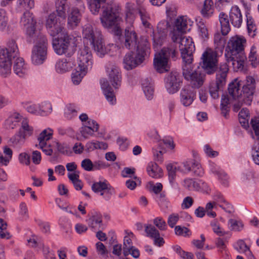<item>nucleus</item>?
I'll return each instance as SVG.
<instances>
[{
  "label": "nucleus",
  "instance_id": "obj_1",
  "mask_svg": "<svg viewBox=\"0 0 259 259\" xmlns=\"http://www.w3.org/2000/svg\"><path fill=\"white\" fill-rule=\"evenodd\" d=\"M19 55L17 45L14 40L9 41L6 48H0V74L8 77L11 73L12 59Z\"/></svg>",
  "mask_w": 259,
  "mask_h": 259
},
{
  "label": "nucleus",
  "instance_id": "obj_2",
  "mask_svg": "<svg viewBox=\"0 0 259 259\" xmlns=\"http://www.w3.org/2000/svg\"><path fill=\"white\" fill-rule=\"evenodd\" d=\"M113 0H98L99 7L101 3L106 4L107 6H103L104 8L103 13L100 17L101 23L104 27L111 28L115 34L119 35L121 33V30L119 26L120 18L112 12L111 7Z\"/></svg>",
  "mask_w": 259,
  "mask_h": 259
},
{
  "label": "nucleus",
  "instance_id": "obj_3",
  "mask_svg": "<svg viewBox=\"0 0 259 259\" xmlns=\"http://www.w3.org/2000/svg\"><path fill=\"white\" fill-rule=\"evenodd\" d=\"M150 53V44L147 39H142L137 47L136 56L132 52L127 53L123 59L124 68L131 70L144 62Z\"/></svg>",
  "mask_w": 259,
  "mask_h": 259
},
{
  "label": "nucleus",
  "instance_id": "obj_4",
  "mask_svg": "<svg viewBox=\"0 0 259 259\" xmlns=\"http://www.w3.org/2000/svg\"><path fill=\"white\" fill-rule=\"evenodd\" d=\"M177 54L176 47L173 45L163 48L155 55L153 60L154 69L160 73L168 71L170 69V58L175 59Z\"/></svg>",
  "mask_w": 259,
  "mask_h": 259
},
{
  "label": "nucleus",
  "instance_id": "obj_5",
  "mask_svg": "<svg viewBox=\"0 0 259 259\" xmlns=\"http://www.w3.org/2000/svg\"><path fill=\"white\" fill-rule=\"evenodd\" d=\"M73 39L67 32L53 38L52 45L55 52L58 55H65L67 58L71 57L76 50Z\"/></svg>",
  "mask_w": 259,
  "mask_h": 259
},
{
  "label": "nucleus",
  "instance_id": "obj_6",
  "mask_svg": "<svg viewBox=\"0 0 259 259\" xmlns=\"http://www.w3.org/2000/svg\"><path fill=\"white\" fill-rule=\"evenodd\" d=\"M33 41L35 44L32 50L31 62L35 65H39L47 59L48 40L45 35L39 34L34 38Z\"/></svg>",
  "mask_w": 259,
  "mask_h": 259
},
{
  "label": "nucleus",
  "instance_id": "obj_7",
  "mask_svg": "<svg viewBox=\"0 0 259 259\" xmlns=\"http://www.w3.org/2000/svg\"><path fill=\"white\" fill-rule=\"evenodd\" d=\"M229 67L227 63H221L218 68L216 73V80L210 83L209 92L211 97L218 99L219 97V91L225 85Z\"/></svg>",
  "mask_w": 259,
  "mask_h": 259
},
{
  "label": "nucleus",
  "instance_id": "obj_8",
  "mask_svg": "<svg viewBox=\"0 0 259 259\" xmlns=\"http://www.w3.org/2000/svg\"><path fill=\"white\" fill-rule=\"evenodd\" d=\"M228 91L230 95L235 101L233 105L234 111L238 112L243 104L248 105L251 104L247 103L246 96H244V94L240 92V83L237 80L229 84Z\"/></svg>",
  "mask_w": 259,
  "mask_h": 259
},
{
  "label": "nucleus",
  "instance_id": "obj_9",
  "mask_svg": "<svg viewBox=\"0 0 259 259\" xmlns=\"http://www.w3.org/2000/svg\"><path fill=\"white\" fill-rule=\"evenodd\" d=\"M201 59V66L207 74H211L217 71L218 60L215 52L211 49H207L203 53Z\"/></svg>",
  "mask_w": 259,
  "mask_h": 259
},
{
  "label": "nucleus",
  "instance_id": "obj_10",
  "mask_svg": "<svg viewBox=\"0 0 259 259\" xmlns=\"http://www.w3.org/2000/svg\"><path fill=\"white\" fill-rule=\"evenodd\" d=\"M246 41L244 37L238 36L232 37L228 42L227 49L228 50V55L237 56L245 55L244 47Z\"/></svg>",
  "mask_w": 259,
  "mask_h": 259
},
{
  "label": "nucleus",
  "instance_id": "obj_11",
  "mask_svg": "<svg viewBox=\"0 0 259 259\" xmlns=\"http://www.w3.org/2000/svg\"><path fill=\"white\" fill-rule=\"evenodd\" d=\"M46 26L48 33L53 37L60 35L66 32L55 13L49 15L46 20Z\"/></svg>",
  "mask_w": 259,
  "mask_h": 259
},
{
  "label": "nucleus",
  "instance_id": "obj_12",
  "mask_svg": "<svg viewBox=\"0 0 259 259\" xmlns=\"http://www.w3.org/2000/svg\"><path fill=\"white\" fill-rule=\"evenodd\" d=\"M106 72L109 80L115 90H118L121 85L122 76L119 67L113 62H108L105 66Z\"/></svg>",
  "mask_w": 259,
  "mask_h": 259
},
{
  "label": "nucleus",
  "instance_id": "obj_13",
  "mask_svg": "<svg viewBox=\"0 0 259 259\" xmlns=\"http://www.w3.org/2000/svg\"><path fill=\"white\" fill-rule=\"evenodd\" d=\"M192 22L186 16H180L177 18L175 22L172 32V39L173 41H178L180 35L190 30V26Z\"/></svg>",
  "mask_w": 259,
  "mask_h": 259
},
{
  "label": "nucleus",
  "instance_id": "obj_14",
  "mask_svg": "<svg viewBox=\"0 0 259 259\" xmlns=\"http://www.w3.org/2000/svg\"><path fill=\"white\" fill-rule=\"evenodd\" d=\"M20 23L26 30V34L30 39L36 37L35 24L36 21L34 19L32 13L30 11H25L21 18ZM31 41V40H29Z\"/></svg>",
  "mask_w": 259,
  "mask_h": 259
},
{
  "label": "nucleus",
  "instance_id": "obj_15",
  "mask_svg": "<svg viewBox=\"0 0 259 259\" xmlns=\"http://www.w3.org/2000/svg\"><path fill=\"white\" fill-rule=\"evenodd\" d=\"M258 80V77L256 74L247 75L246 77L245 84L243 86L242 90H240V92L244 94V96H246V102L248 104H251L252 102L256 84Z\"/></svg>",
  "mask_w": 259,
  "mask_h": 259
},
{
  "label": "nucleus",
  "instance_id": "obj_16",
  "mask_svg": "<svg viewBox=\"0 0 259 259\" xmlns=\"http://www.w3.org/2000/svg\"><path fill=\"white\" fill-rule=\"evenodd\" d=\"M175 42H179V49L181 52V57L193 56V54L195 51V48L194 42L191 37L188 36H183L180 35L178 41Z\"/></svg>",
  "mask_w": 259,
  "mask_h": 259
},
{
  "label": "nucleus",
  "instance_id": "obj_17",
  "mask_svg": "<svg viewBox=\"0 0 259 259\" xmlns=\"http://www.w3.org/2000/svg\"><path fill=\"white\" fill-rule=\"evenodd\" d=\"M169 26V23L166 20H162L158 23L157 31L153 32V35L154 47L162 44L167 35V28Z\"/></svg>",
  "mask_w": 259,
  "mask_h": 259
},
{
  "label": "nucleus",
  "instance_id": "obj_18",
  "mask_svg": "<svg viewBox=\"0 0 259 259\" xmlns=\"http://www.w3.org/2000/svg\"><path fill=\"white\" fill-rule=\"evenodd\" d=\"M92 54L87 47L80 49L78 52V68H82L87 71L92 68L93 64Z\"/></svg>",
  "mask_w": 259,
  "mask_h": 259
},
{
  "label": "nucleus",
  "instance_id": "obj_19",
  "mask_svg": "<svg viewBox=\"0 0 259 259\" xmlns=\"http://www.w3.org/2000/svg\"><path fill=\"white\" fill-rule=\"evenodd\" d=\"M181 83V76L177 72H171L165 78V86L170 94L176 93Z\"/></svg>",
  "mask_w": 259,
  "mask_h": 259
},
{
  "label": "nucleus",
  "instance_id": "obj_20",
  "mask_svg": "<svg viewBox=\"0 0 259 259\" xmlns=\"http://www.w3.org/2000/svg\"><path fill=\"white\" fill-rule=\"evenodd\" d=\"M147 39L143 37L139 40L136 32L132 28L125 29L124 33V47L127 49H137V47L141 44L142 39Z\"/></svg>",
  "mask_w": 259,
  "mask_h": 259
},
{
  "label": "nucleus",
  "instance_id": "obj_21",
  "mask_svg": "<svg viewBox=\"0 0 259 259\" xmlns=\"http://www.w3.org/2000/svg\"><path fill=\"white\" fill-rule=\"evenodd\" d=\"M101 89L107 102L111 105H115L116 98L113 88L106 78H103L100 81Z\"/></svg>",
  "mask_w": 259,
  "mask_h": 259
},
{
  "label": "nucleus",
  "instance_id": "obj_22",
  "mask_svg": "<svg viewBox=\"0 0 259 259\" xmlns=\"http://www.w3.org/2000/svg\"><path fill=\"white\" fill-rule=\"evenodd\" d=\"M196 98V92L190 87H186L180 92V102L185 106H189Z\"/></svg>",
  "mask_w": 259,
  "mask_h": 259
},
{
  "label": "nucleus",
  "instance_id": "obj_23",
  "mask_svg": "<svg viewBox=\"0 0 259 259\" xmlns=\"http://www.w3.org/2000/svg\"><path fill=\"white\" fill-rule=\"evenodd\" d=\"M75 66L74 59L63 58L58 60L55 64V70L58 73L62 74L69 71Z\"/></svg>",
  "mask_w": 259,
  "mask_h": 259
},
{
  "label": "nucleus",
  "instance_id": "obj_24",
  "mask_svg": "<svg viewBox=\"0 0 259 259\" xmlns=\"http://www.w3.org/2000/svg\"><path fill=\"white\" fill-rule=\"evenodd\" d=\"M229 20L235 27L239 28L242 23V15L237 6H232L229 12Z\"/></svg>",
  "mask_w": 259,
  "mask_h": 259
},
{
  "label": "nucleus",
  "instance_id": "obj_25",
  "mask_svg": "<svg viewBox=\"0 0 259 259\" xmlns=\"http://www.w3.org/2000/svg\"><path fill=\"white\" fill-rule=\"evenodd\" d=\"M97 131V124L95 120H90L89 124H82L79 129V134L84 139H88L93 136Z\"/></svg>",
  "mask_w": 259,
  "mask_h": 259
},
{
  "label": "nucleus",
  "instance_id": "obj_26",
  "mask_svg": "<svg viewBox=\"0 0 259 259\" xmlns=\"http://www.w3.org/2000/svg\"><path fill=\"white\" fill-rule=\"evenodd\" d=\"M185 79L189 81L192 88L198 89L203 85L205 75L198 71H194Z\"/></svg>",
  "mask_w": 259,
  "mask_h": 259
},
{
  "label": "nucleus",
  "instance_id": "obj_27",
  "mask_svg": "<svg viewBox=\"0 0 259 259\" xmlns=\"http://www.w3.org/2000/svg\"><path fill=\"white\" fill-rule=\"evenodd\" d=\"M83 37L87 40V43L95 51L97 45V40L94 34L93 29L91 25H87L83 29Z\"/></svg>",
  "mask_w": 259,
  "mask_h": 259
},
{
  "label": "nucleus",
  "instance_id": "obj_28",
  "mask_svg": "<svg viewBox=\"0 0 259 259\" xmlns=\"http://www.w3.org/2000/svg\"><path fill=\"white\" fill-rule=\"evenodd\" d=\"M111 186L106 180L98 182V196L103 200L107 201L111 196Z\"/></svg>",
  "mask_w": 259,
  "mask_h": 259
},
{
  "label": "nucleus",
  "instance_id": "obj_29",
  "mask_svg": "<svg viewBox=\"0 0 259 259\" xmlns=\"http://www.w3.org/2000/svg\"><path fill=\"white\" fill-rule=\"evenodd\" d=\"M81 14L79 10L76 8L71 9L68 16L67 24L71 29L78 25L81 20Z\"/></svg>",
  "mask_w": 259,
  "mask_h": 259
},
{
  "label": "nucleus",
  "instance_id": "obj_30",
  "mask_svg": "<svg viewBox=\"0 0 259 259\" xmlns=\"http://www.w3.org/2000/svg\"><path fill=\"white\" fill-rule=\"evenodd\" d=\"M246 60L245 55L230 56L227 59L228 63H231L234 70L237 71L243 69L244 64Z\"/></svg>",
  "mask_w": 259,
  "mask_h": 259
},
{
  "label": "nucleus",
  "instance_id": "obj_31",
  "mask_svg": "<svg viewBox=\"0 0 259 259\" xmlns=\"http://www.w3.org/2000/svg\"><path fill=\"white\" fill-rule=\"evenodd\" d=\"M16 58L13 67L14 71L18 76L23 77L28 72L27 65L25 64L23 58L18 56Z\"/></svg>",
  "mask_w": 259,
  "mask_h": 259
},
{
  "label": "nucleus",
  "instance_id": "obj_32",
  "mask_svg": "<svg viewBox=\"0 0 259 259\" xmlns=\"http://www.w3.org/2000/svg\"><path fill=\"white\" fill-rule=\"evenodd\" d=\"M141 85L146 98L148 100L153 99L154 94L153 83L151 79L145 78L142 80Z\"/></svg>",
  "mask_w": 259,
  "mask_h": 259
},
{
  "label": "nucleus",
  "instance_id": "obj_33",
  "mask_svg": "<svg viewBox=\"0 0 259 259\" xmlns=\"http://www.w3.org/2000/svg\"><path fill=\"white\" fill-rule=\"evenodd\" d=\"M234 247L240 253L245 254L248 259H254V256L249 248L243 240H238L234 244Z\"/></svg>",
  "mask_w": 259,
  "mask_h": 259
},
{
  "label": "nucleus",
  "instance_id": "obj_34",
  "mask_svg": "<svg viewBox=\"0 0 259 259\" xmlns=\"http://www.w3.org/2000/svg\"><path fill=\"white\" fill-rule=\"evenodd\" d=\"M182 58L183 61L182 65L183 75L184 78H186L193 72L192 71L193 68L192 64L193 56H189L185 57V58L182 57Z\"/></svg>",
  "mask_w": 259,
  "mask_h": 259
},
{
  "label": "nucleus",
  "instance_id": "obj_35",
  "mask_svg": "<svg viewBox=\"0 0 259 259\" xmlns=\"http://www.w3.org/2000/svg\"><path fill=\"white\" fill-rule=\"evenodd\" d=\"M219 19L222 34L223 35L228 34L231 30L228 15L223 12H221L219 14Z\"/></svg>",
  "mask_w": 259,
  "mask_h": 259
},
{
  "label": "nucleus",
  "instance_id": "obj_36",
  "mask_svg": "<svg viewBox=\"0 0 259 259\" xmlns=\"http://www.w3.org/2000/svg\"><path fill=\"white\" fill-rule=\"evenodd\" d=\"M147 171L149 176L153 178H160L162 175L161 168L155 162H151L147 167Z\"/></svg>",
  "mask_w": 259,
  "mask_h": 259
},
{
  "label": "nucleus",
  "instance_id": "obj_37",
  "mask_svg": "<svg viewBox=\"0 0 259 259\" xmlns=\"http://www.w3.org/2000/svg\"><path fill=\"white\" fill-rule=\"evenodd\" d=\"M214 11V7L212 0H205L201 10L202 15L206 18L211 17Z\"/></svg>",
  "mask_w": 259,
  "mask_h": 259
},
{
  "label": "nucleus",
  "instance_id": "obj_38",
  "mask_svg": "<svg viewBox=\"0 0 259 259\" xmlns=\"http://www.w3.org/2000/svg\"><path fill=\"white\" fill-rule=\"evenodd\" d=\"M22 117L18 113H14L5 121V126L8 129H14L18 126Z\"/></svg>",
  "mask_w": 259,
  "mask_h": 259
},
{
  "label": "nucleus",
  "instance_id": "obj_39",
  "mask_svg": "<svg viewBox=\"0 0 259 259\" xmlns=\"http://www.w3.org/2000/svg\"><path fill=\"white\" fill-rule=\"evenodd\" d=\"M87 72L88 71L82 68H78L77 67L71 74V80L73 83L74 85H78L87 73Z\"/></svg>",
  "mask_w": 259,
  "mask_h": 259
},
{
  "label": "nucleus",
  "instance_id": "obj_40",
  "mask_svg": "<svg viewBox=\"0 0 259 259\" xmlns=\"http://www.w3.org/2000/svg\"><path fill=\"white\" fill-rule=\"evenodd\" d=\"M53 131L50 128L43 130L39 135L37 140L39 142L38 145H43L49 143V140L52 138Z\"/></svg>",
  "mask_w": 259,
  "mask_h": 259
},
{
  "label": "nucleus",
  "instance_id": "obj_41",
  "mask_svg": "<svg viewBox=\"0 0 259 259\" xmlns=\"http://www.w3.org/2000/svg\"><path fill=\"white\" fill-rule=\"evenodd\" d=\"M33 131V127L29 125L28 120L25 118L22 119L18 132L26 138L32 135Z\"/></svg>",
  "mask_w": 259,
  "mask_h": 259
},
{
  "label": "nucleus",
  "instance_id": "obj_42",
  "mask_svg": "<svg viewBox=\"0 0 259 259\" xmlns=\"http://www.w3.org/2000/svg\"><path fill=\"white\" fill-rule=\"evenodd\" d=\"M77 107L74 104H67L64 112V116L67 120H71L77 116Z\"/></svg>",
  "mask_w": 259,
  "mask_h": 259
},
{
  "label": "nucleus",
  "instance_id": "obj_43",
  "mask_svg": "<svg viewBox=\"0 0 259 259\" xmlns=\"http://www.w3.org/2000/svg\"><path fill=\"white\" fill-rule=\"evenodd\" d=\"M246 25L249 36L254 37L256 34L257 28L254 21L249 13L246 14Z\"/></svg>",
  "mask_w": 259,
  "mask_h": 259
},
{
  "label": "nucleus",
  "instance_id": "obj_44",
  "mask_svg": "<svg viewBox=\"0 0 259 259\" xmlns=\"http://www.w3.org/2000/svg\"><path fill=\"white\" fill-rule=\"evenodd\" d=\"M34 7V0H18L17 2V9L19 11H29Z\"/></svg>",
  "mask_w": 259,
  "mask_h": 259
},
{
  "label": "nucleus",
  "instance_id": "obj_45",
  "mask_svg": "<svg viewBox=\"0 0 259 259\" xmlns=\"http://www.w3.org/2000/svg\"><path fill=\"white\" fill-rule=\"evenodd\" d=\"M110 46H106V43L103 37L98 33V56L103 57L110 50Z\"/></svg>",
  "mask_w": 259,
  "mask_h": 259
},
{
  "label": "nucleus",
  "instance_id": "obj_46",
  "mask_svg": "<svg viewBox=\"0 0 259 259\" xmlns=\"http://www.w3.org/2000/svg\"><path fill=\"white\" fill-rule=\"evenodd\" d=\"M134 237V234L130 232L127 236L124 237L123 240V253L124 256H126L130 254V249L133 247V243L131 238Z\"/></svg>",
  "mask_w": 259,
  "mask_h": 259
},
{
  "label": "nucleus",
  "instance_id": "obj_47",
  "mask_svg": "<svg viewBox=\"0 0 259 259\" xmlns=\"http://www.w3.org/2000/svg\"><path fill=\"white\" fill-rule=\"evenodd\" d=\"M228 225L230 229L234 231L240 232L244 228V224L240 220L231 219L228 221Z\"/></svg>",
  "mask_w": 259,
  "mask_h": 259
},
{
  "label": "nucleus",
  "instance_id": "obj_48",
  "mask_svg": "<svg viewBox=\"0 0 259 259\" xmlns=\"http://www.w3.org/2000/svg\"><path fill=\"white\" fill-rule=\"evenodd\" d=\"M138 13L143 25L146 28L149 27L150 23L149 20L150 19V17L146 9L142 7H140L138 9Z\"/></svg>",
  "mask_w": 259,
  "mask_h": 259
},
{
  "label": "nucleus",
  "instance_id": "obj_49",
  "mask_svg": "<svg viewBox=\"0 0 259 259\" xmlns=\"http://www.w3.org/2000/svg\"><path fill=\"white\" fill-rule=\"evenodd\" d=\"M183 186L190 191H196L198 190V180L192 178H187L184 180Z\"/></svg>",
  "mask_w": 259,
  "mask_h": 259
},
{
  "label": "nucleus",
  "instance_id": "obj_50",
  "mask_svg": "<svg viewBox=\"0 0 259 259\" xmlns=\"http://www.w3.org/2000/svg\"><path fill=\"white\" fill-rule=\"evenodd\" d=\"M87 222L91 229L96 233V236L97 237V214L96 212L92 213L89 215Z\"/></svg>",
  "mask_w": 259,
  "mask_h": 259
},
{
  "label": "nucleus",
  "instance_id": "obj_51",
  "mask_svg": "<svg viewBox=\"0 0 259 259\" xmlns=\"http://www.w3.org/2000/svg\"><path fill=\"white\" fill-rule=\"evenodd\" d=\"M52 111V107L50 103L45 102L39 105V115H48Z\"/></svg>",
  "mask_w": 259,
  "mask_h": 259
},
{
  "label": "nucleus",
  "instance_id": "obj_52",
  "mask_svg": "<svg viewBox=\"0 0 259 259\" xmlns=\"http://www.w3.org/2000/svg\"><path fill=\"white\" fill-rule=\"evenodd\" d=\"M251 127L254 132V134L251 132V137L259 142V119L255 118L252 119L250 122Z\"/></svg>",
  "mask_w": 259,
  "mask_h": 259
},
{
  "label": "nucleus",
  "instance_id": "obj_53",
  "mask_svg": "<svg viewBox=\"0 0 259 259\" xmlns=\"http://www.w3.org/2000/svg\"><path fill=\"white\" fill-rule=\"evenodd\" d=\"M26 138L19 132L17 133L10 139V142L16 147L23 145L25 141Z\"/></svg>",
  "mask_w": 259,
  "mask_h": 259
},
{
  "label": "nucleus",
  "instance_id": "obj_54",
  "mask_svg": "<svg viewBox=\"0 0 259 259\" xmlns=\"http://www.w3.org/2000/svg\"><path fill=\"white\" fill-rule=\"evenodd\" d=\"M229 104H230L229 98L225 95H223L222 96V99H221V106L222 113L225 117H227V115L229 111V108H230L229 106Z\"/></svg>",
  "mask_w": 259,
  "mask_h": 259
},
{
  "label": "nucleus",
  "instance_id": "obj_55",
  "mask_svg": "<svg viewBox=\"0 0 259 259\" xmlns=\"http://www.w3.org/2000/svg\"><path fill=\"white\" fill-rule=\"evenodd\" d=\"M198 30L199 35L204 40L208 38V32L205 24L202 21H199L197 23Z\"/></svg>",
  "mask_w": 259,
  "mask_h": 259
},
{
  "label": "nucleus",
  "instance_id": "obj_56",
  "mask_svg": "<svg viewBox=\"0 0 259 259\" xmlns=\"http://www.w3.org/2000/svg\"><path fill=\"white\" fill-rule=\"evenodd\" d=\"M209 171L211 173L214 174V175L218 176V175H222L224 176L226 178V176L225 175V172L219 166L212 162H210L209 163ZM226 181V179H225Z\"/></svg>",
  "mask_w": 259,
  "mask_h": 259
},
{
  "label": "nucleus",
  "instance_id": "obj_57",
  "mask_svg": "<svg viewBox=\"0 0 259 259\" xmlns=\"http://www.w3.org/2000/svg\"><path fill=\"white\" fill-rule=\"evenodd\" d=\"M8 25V17L5 10L0 9V30L4 31Z\"/></svg>",
  "mask_w": 259,
  "mask_h": 259
},
{
  "label": "nucleus",
  "instance_id": "obj_58",
  "mask_svg": "<svg viewBox=\"0 0 259 259\" xmlns=\"http://www.w3.org/2000/svg\"><path fill=\"white\" fill-rule=\"evenodd\" d=\"M173 249L181 257L184 259H192L193 257V255L191 253L185 252L179 245L174 246Z\"/></svg>",
  "mask_w": 259,
  "mask_h": 259
},
{
  "label": "nucleus",
  "instance_id": "obj_59",
  "mask_svg": "<svg viewBox=\"0 0 259 259\" xmlns=\"http://www.w3.org/2000/svg\"><path fill=\"white\" fill-rule=\"evenodd\" d=\"M110 217L109 214L104 213L98 215V227L104 229L106 227L107 223L110 220Z\"/></svg>",
  "mask_w": 259,
  "mask_h": 259
},
{
  "label": "nucleus",
  "instance_id": "obj_60",
  "mask_svg": "<svg viewBox=\"0 0 259 259\" xmlns=\"http://www.w3.org/2000/svg\"><path fill=\"white\" fill-rule=\"evenodd\" d=\"M65 1H61L57 6L56 11L58 16L63 19L66 18V6L65 3Z\"/></svg>",
  "mask_w": 259,
  "mask_h": 259
},
{
  "label": "nucleus",
  "instance_id": "obj_61",
  "mask_svg": "<svg viewBox=\"0 0 259 259\" xmlns=\"http://www.w3.org/2000/svg\"><path fill=\"white\" fill-rule=\"evenodd\" d=\"M217 205L213 201H210L206 203L204 208L206 214L211 218H215L217 215L216 213L212 211L213 208H216Z\"/></svg>",
  "mask_w": 259,
  "mask_h": 259
},
{
  "label": "nucleus",
  "instance_id": "obj_62",
  "mask_svg": "<svg viewBox=\"0 0 259 259\" xmlns=\"http://www.w3.org/2000/svg\"><path fill=\"white\" fill-rule=\"evenodd\" d=\"M145 232L147 236L152 238H156V237L158 236L159 234V231L154 226L151 225H147L145 227Z\"/></svg>",
  "mask_w": 259,
  "mask_h": 259
},
{
  "label": "nucleus",
  "instance_id": "obj_63",
  "mask_svg": "<svg viewBox=\"0 0 259 259\" xmlns=\"http://www.w3.org/2000/svg\"><path fill=\"white\" fill-rule=\"evenodd\" d=\"M193 161L194 160H188L184 162L181 166H178V168L180 170V171L187 174L191 171Z\"/></svg>",
  "mask_w": 259,
  "mask_h": 259
},
{
  "label": "nucleus",
  "instance_id": "obj_64",
  "mask_svg": "<svg viewBox=\"0 0 259 259\" xmlns=\"http://www.w3.org/2000/svg\"><path fill=\"white\" fill-rule=\"evenodd\" d=\"M98 254L101 255L102 259L108 258L109 251L105 245L101 242H98Z\"/></svg>",
  "mask_w": 259,
  "mask_h": 259
}]
</instances>
